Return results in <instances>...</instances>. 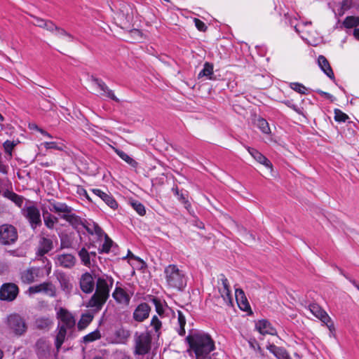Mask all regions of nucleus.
Segmentation results:
<instances>
[{
  "instance_id": "obj_2",
  "label": "nucleus",
  "mask_w": 359,
  "mask_h": 359,
  "mask_svg": "<svg viewBox=\"0 0 359 359\" xmlns=\"http://www.w3.org/2000/svg\"><path fill=\"white\" fill-rule=\"evenodd\" d=\"M113 283L114 280L110 276L98 277L95 292L89 299L87 307L94 308L95 311L101 310L109 297L110 288Z\"/></svg>"
},
{
  "instance_id": "obj_21",
  "label": "nucleus",
  "mask_w": 359,
  "mask_h": 359,
  "mask_svg": "<svg viewBox=\"0 0 359 359\" xmlns=\"http://www.w3.org/2000/svg\"><path fill=\"white\" fill-rule=\"evenodd\" d=\"M256 330L262 335L265 334H271L275 335L276 334V330L273 328L271 323L266 320H259L255 325Z\"/></svg>"
},
{
  "instance_id": "obj_56",
  "label": "nucleus",
  "mask_w": 359,
  "mask_h": 359,
  "mask_svg": "<svg viewBox=\"0 0 359 359\" xmlns=\"http://www.w3.org/2000/svg\"><path fill=\"white\" fill-rule=\"evenodd\" d=\"M344 276L346 277V278H347L348 280H349V281L359 290V284H358L355 280H352L351 278H349L348 277H347L346 276L344 275Z\"/></svg>"
},
{
  "instance_id": "obj_48",
  "label": "nucleus",
  "mask_w": 359,
  "mask_h": 359,
  "mask_svg": "<svg viewBox=\"0 0 359 359\" xmlns=\"http://www.w3.org/2000/svg\"><path fill=\"white\" fill-rule=\"evenodd\" d=\"M151 325L154 327L156 332H158L161 327V322L157 316H154L151 319Z\"/></svg>"
},
{
  "instance_id": "obj_45",
  "label": "nucleus",
  "mask_w": 359,
  "mask_h": 359,
  "mask_svg": "<svg viewBox=\"0 0 359 359\" xmlns=\"http://www.w3.org/2000/svg\"><path fill=\"white\" fill-rule=\"evenodd\" d=\"M152 302L154 303L156 311L159 316H162L164 313L163 305L162 302L157 298H153Z\"/></svg>"
},
{
  "instance_id": "obj_10",
  "label": "nucleus",
  "mask_w": 359,
  "mask_h": 359,
  "mask_svg": "<svg viewBox=\"0 0 359 359\" xmlns=\"http://www.w3.org/2000/svg\"><path fill=\"white\" fill-rule=\"evenodd\" d=\"M135 353L138 355H144L147 353L151 348V338L147 334H141L136 339Z\"/></svg>"
},
{
  "instance_id": "obj_1",
  "label": "nucleus",
  "mask_w": 359,
  "mask_h": 359,
  "mask_svg": "<svg viewBox=\"0 0 359 359\" xmlns=\"http://www.w3.org/2000/svg\"><path fill=\"white\" fill-rule=\"evenodd\" d=\"M186 341L195 353L196 359H211L210 352L215 349V343L208 334L196 331L189 334Z\"/></svg>"
},
{
  "instance_id": "obj_9",
  "label": "nucleus",
  "mask_w": 359,
  "mask_h": 359,
  "mask_svg": "<svg viewBox=\"0 0 359 359\" xmlns=\"http://www.w3.org/2000/svg\"><path fill=\"white\" fill-rule=\"evenodd\" d=\"M18 292L19 289L15 284L4 283L0 288V299L12 302L17 297Z\"/></svg>"
},
{
  "instance_id": "obj_4",
  "label": "nucleus",
  "mask_w": 359,
  "mask_h": 359,
  "mask_svg": "<svg viewBox=\"0 0 359 359\" xmlns=\"http://www.w3.org/2000/svg\"><path fill=\"white\" fill-rule=\"evenodd\" d=\"M18 238L17 229L9 224L0 226V243L4 245H11L16 242Z\"/></svg>"
},
{
  "instance_id": "obj_31",
  "label": "nucleus",
  "mask_w": 359,
  "mask_h": 359,
  "mask_svg": "<svg viewBox=\"0 0 359 359\" xmlns=\"http://www.w3.org/2000/svg\"><path fill=\"white\" fill-rule=\"evenodd\" d=\"M213 74V65L209 62L204 64L203 69L198 74V78L205 76L208 79H212V75Z\"/></svg>"
},
{
  "instance_id": "obj_18",
  "label": "nucleus",
  "mask_w": 359,
  "mask_h": 359,
  "mask_svg": "<svg viewBox=\"0 0 359 359\" xmlns=\"http://www.w3.org/2000/svg\"><path fill=\"white\" fill-rule=\"evenodd\" d=\"M55 263L65 268H71L76 263V258L71 254L58 255L55 257Z\"/></svg>"
},
{
  "instance_id": "obj_22",
  "label": "nucleus",
  "mask_w": 359,
  "mask_h": 359,
  "mask_svg": "<svg viewBox=\"0 0 359 359\" xmlns=\"http://www.w3.org/2000/svg\"><path fill=\"white\" fill-rule=\"evenodd\" d=\"M248 151L250 154L259 163L264 165L266 168L270 170V172L273 170V165L271 161L265 157L263 154L259 152L257 150L248 147Z\"/></svg>"
},
{
  "instance_id": "obj_50",
  "label": "nucleus",
  "mask_w": 359,
  "mask_h": 359,
  "mask_svg": "<svg viewBox=\"0 0 359 359\" xmlns=\"http://www.w3.org/2000/svg\"><path fill=\"white\" fill-rule=\"evenodd\" d=\"M195 25L199 31L205 32L207 29V26L205 23L199 19L194 18V20Z\"/></svg>"
},
{
  "instance_id": "obj_32",
  "label": "nucleus",
  "mask_w": 359,
  "mask_h": 359,
  "mask_svg": "<svg viewBox=\"0 0 359 359\" xmlns=\"http://www.w3.org/2000/svg\"><path fill=\"white\" fill-rule=\"evenodd\" d=\"M4 196L14 202L19 207H20L23 203V198L13 191H6L4 192Z\"/></svg>"
},
{
  "instance_id": "obj_59",
  "label": "nucleus",
  "mask_w": 359,
  "mask_h": 359,
  "mask_svg": "<svg viewBox=\"0 0 359 359\" xmlns=\"http://www.w3.org/2000/svg\"><path fill=\"white\" fill-rule=\"evenodd\" d=\"M40 165L43 167H50L53 165L52 161L41 162Z\"/></svg>"
},
{
  "instance_id": "obj_35",
  "label": "nucleus",
  "mask_w": 359,
  "mask_h": 359,
  "mask_svg": "<svg viewBox=\"0 0 359 359\" xmlns=\"http://www.w3.org/2000/svg\"><path fill=\"white\" fill-rule=\"evenodd\" d=\"M115 151H116V154L122 160L126 161L127 163H128L132 167H134V168L136 167L137 163L134 159H133L130 156H128L126 153H125L124 151L119 150V149H116Z\"/></svg>"
},
{
  "instance_id": "obj_63",
  "label": "nucleus",
  "mask_w": 359,
  "mask_h": 359,
  "mask_svg": "<svg viewBox=\"0 0 359 359\" xmlns=\"http://www.w3.org/2000/svg\"><path fill=\"white\" fill-rule=\"evenodd\" d=\"M290 107H291L292 109H293L294 111H297V112H299V110L297 109L296 106L294 105V104H290L289 106Z\"/></svg>"
},
{
  "instance_id": "obj_12",
  "label": "nucleus",
  "mask_w": 359,
  "mask_h": 359,
  "mask_svg": "<svg viewBox=\"0 0 359 359\" xmlns=\"http://www.w3.org/2000/svg\"><path fill=\"white\" fill-rule=\"evenodd\" d=\"M81 290L87 294L91 293L95 288V281L90 273H83L80 278Z\"/></svg>"
},
{
  "instance_id": "obj_11",
  "label": "nucleus",
  "mask_w": 359,
  "mask_h": 359,
  "mask_svg": "<svg viewBox=\"0 0 359 359\" xmlns=\"http://www.w3.org/2000/svg\"><path fill=\"white\" fill-rule=\"evenodd\" d=\"M58 318L61 320V324H59V327H63L68 330L72 329L75 325V320L74 316L67 310L61 308L57 313Z\"/></svg>"
},
{
  "instance_id": "obj_7",
  "label": "nucleus",
  "mask_w": 359,
  "mask_h": 359,
  "mask_svg": "<svg viewBox=\"0 0 359 359\" xmlns=\"http://www.w3.org/2000/svg\"><path fill=\"white\" fill-rule=\"evenodd\" d=\"M23 215L29 221L32 229L40 226L42 224L40 211L35 205H29L22 210Z\"/></svg>"
},
{
  "instance_id": "obj_14",
  "label": "nucleus",
  "mask_w": 359,
  "mask_h": 359,
  "mask_svg": "<svg viewBox=\"0 0 359 359\" xmlns=\"http://www.w3.org/2000/svg\"><path fill=\"white\" fill-rule=\"evenodd\" d=\"M92 192L102 199L109 207L115 210L118 208V203L109 192H104L99 189H92Z\"/></svg>"
},
{
  "instance_id": "obj_54",
  "label": "nucleus",
  "mask_w": 359,
  "mask_h": 359,
  "mask_svg": "<svg viewBox=\"0 0 359 359\" xmlns=\"http://www.w3.org/2000/svg\"><path fill=\"white\" fill-rule=\"evenodd\" d=\"M36 130H38L39 132H40L42 135H43L44 136H46V137H48L50 138H52V136L50 135V134H49L48 132H46V130L39 128L38 126H36Z\"/></svg>"
},
{
  "instance_id": "obj_36",
  "label": "nucleus",
  "mask_w": 359,
  "mask_h": 359,
  "mask_svg": "<svg viewBox=\"0 0 359 359\" xmlns=\"http://www.w3.org/2000/svg\"><path fill=\"white\" fill-rule=\"evenodd\" d=\"M104 238V242L102 245V248L99 249L100 253H108L110 250V248L112 246L113 241L112 240L104 233L103 236Z\"/></svg>"
},
{
  "instance_id": "obj_33",
  "label": "nucleus",
  "mask_w": 359,
  "mask_h": 359,
  "mask_svg": "<svg viewBox=\"0 0 359 359\" xmlns=\"http://www.w3.org/2000/svg\"><path fill=\"white\" fill-rule=\"evenodd\" d=\"M177 321L179 325V328L177 329V332L180 335L183 336L185 334L184 326L186 325V318L184 316L183 313L181 311H177Z\"/></svg>"
},
{
  "instance_id": "obj_47",
  "label": "nucleus",
  "mask_w": 359,
  "mask_h": 359,
  "mask_svg": "<svg viewBox=\"0 0 359 359\" xmlns=\"http://www.w3.org/2000/svg\"><path fill=\"white\" fill-rule=\"evenodd\" d=\"M93 319V316L90 313H86L82 315L81 319L79 323L80 326L81 324H83L84 326L88 325Z\"/></svg>"
},
{
  "instance_id": "obj_27",
  "label": "nucleus",
  "mask_w": 359,
  "mask_h": 359,
  "mask_svg": "<svg viewBox=\"0 0 359 359\" xmlns=\"http://www.w3.org/2000/svg\"><path fill=\"white\" fill-rule=\"evenodd\" d=\"M235 296L238 305L241 310L246 311L250 309V305L243 290L236 289L235 291Z\"/></svg>"
},
{
  "instance_id": "obj_57",
  "label": "nucleus",
  "mask_w": 359,
  "mask_h": 359,
  "mask_svg": "<svg viewBox=\"0 0 359 359\" xmlns=\"http://www.w3.org/2000/svg\"><path fill=\"white\" fill-rule=\"evenodd\" d=\"M184 208L191 213V203L187 201L184 203Z\"/></svg>"
},
{
  "instance_id": "obj_5",
  "label": "nucleus",
  "mask_w": 359,
  "mask_h": 359,
  "mask_svg": "<svg viewBox=\"0 0 359 359\" xmlns=\"http://www.w3.org/2000/svg\"><path fill=\"white\" fill-rule=\"evenodd\" d=\"M218 291L220 297L217 298V304L220 306L223 305L231 306L232 305V296L229 289V284L227 278L222 275L219 281Z\"/></svg>"
},
{
  "instance_id": "obj_8",
  "label": "nucleus",
  "mask_w": 359,
  "mask_h": 359,
  "mask_svg": "<svg viewBox=\"0 0 359 359\" xmlns=\"http://www.w3.org/2000/svg\"><path fill=\"white\" fill-rule=\"evenodd\" d=\"M28 292L29 294L43 293L48 297H55L56 296L57 289L51 282L47 281L29 287Z\"/></svg>"
},
{
  "instance_id": "obj_20",
  "label": "nucleus",
  "mask_w": 359,
  "mask_h": 359,
  "mask_svg": "<svg viewBox=\"0 0 359 359\" xmlns=\"http://www.w3.org/2000/svg\"><path fill=\"white\" fill-rule=\"evenodd\" d=\"M43 29H46V30L55 33L56 36H65L67 39V41L70 42L72 41V36L67 33L65 30L63 29H61L58 27H57L53 22L48 20L47 23L46 24Z\"/></svg>"
},
{
  "instance_id": "obj_53",
  "label": "nucleus",
  "mask_w": 359,
  "mask_h": 359,
  "mask_svg": "<svg viewBox=\"0 0 359 359\" xmlns=\"http://www.w3.org/2000/svg\"><path fill=\"white\" fill-rule=\"evenodd\" d=\"M323 323H325L327 328L329 329V330L330 331L331 333H333L335 330L334 329V323L332 322V320L331 318H330V320H327V322H323Z\"/></svg>"
},
{
  "instance_id": "obj_46",
  "label": "nucleus",
  "mask_w": 359,
  "mask_h": 359,
  "mask_svg": "<svg viewBox=\"0 0 359 359\" xmlns=\"http://www.w3.org/2000/svg\"><path fill=\"white\" fill-rule=\"evenodd\" d=\"M15 146V144L13 142L7 140L4 143V148L5 152L11 158L12 157V150Z\"/></svg>"
},
{
  "instance_id": "obj_17",
  "label": "nucleus",
  "mask_w": 359,
  "mask_h": 359,
  "mask_svg": "<svg viewBox=\"0 0 359 359\" xmlns=\"http://www.w3.org/2000/svg\"><path fill=\"white\" fill-rule=\"evenodd\" d=\"M39 268L31 267L24 270L20 274V278L23 283L29 284L33 283L36 278L39 276Z\"/></svg>"
},
{
  "instance_id": "obj_41",
  "label": "nucleus",
  "mask_w": 359,
  "mask_h": 359,
  "mask_svg": "<svg viewBox=\"0 0 359 359\" xmlns=\"http://www.w3.org/2000/svg\"><path fill=\"white\" fill-rule=\"evenodd\" d=\"M131 205L133 208V209L141 216H143L146 213L145 208L144 206L140 203L139 201H133L131 202Z\"/></svg>"
},
{
  "instance_id": "obj_3",
  "label": "nucleus",
  "mask_w": 359,
  "mask_h": 359,
  "mask_svg": "<svg viewBox=\"0 0 359 359\" xmlns=\"http://www.w3.org/2000/svg\"><path fill=\"white\" fill-rule=\"evenodd\" d=\"M168 285L178 290H182L187 285V278L183 271L175 264L168 265L164 271Z\"/></svg>"
},
{
  "instance_id": "obj_24",
  "label": "nucleus",
  "mask_w": 359,
  "mask_h": 359,
  "mask_svg": "<svg viewBox=\"0 0 359 359\" xmlns=\"http://www.w3.org/2000/svg\"><path fill=\"white\" fill-rule=\"evenodd\" d=\"M309 309L312 314L322 322H327L330 320L328 314L318 304H311L309 306Z\"/></svg>"
},
{
  "instance_id": "obj_38",
  "label": "nucleus",
  "mask_w": 359,
  "mask_h": 359,
  "mask_svg": "<svg viewBox=\"0 0 359 359\" xmlns=\"http://www.w3.org/2000/svg\"><path fill=\"white\" fill-rule=\"evenodd\" d=\"M79 256L85 266H88L90 265V253L85 248H81L79 252Z\"/></svg>"
},
{
  "instance_id": "obj_34",
  "label": "nucleus",
  "mask_w": 359,
  "mask_h": 359,
  "mask_svg": "<svg viewBox=\"0 0 359 359\" xmlns=\"http://www.w3.org/2000/svg\"><path fill=\"white\" fill-rule=\"evenodd\" d=\"M43 215L45 225L50 229H53L55 224L57 222V218L49 215L47 211L43 212Z\"/></svg>"
},
{
  "instance_id": "obj_16",
  "label": "nucleus",
  "mask_w": 359,
  "mask_h": 359,
  "mask_svg": "<svg viewBox=\"0 0 359 359\" xmlns=\"http://www.w3.org/2000/svg\"><path fill=\"white\" fill-rule=\"evenodd\" d=\"M113 298L116 302L124 306H128L130 302L131 295L127 293L123 288L116 287L112 293Z\"/></svg>"
},
{
  "instance_id": "obj_52",
  "label": "nucleus",
  "mask_w": 359,
  "mask_h": 359,
  "mask_svg": "<svg viewBox=\"0 0 359 359\" xmlns=\"http://www.w3.org/2000/svg\"><path fill=\"white\" fill-rule=\"evenodd\" d=\"M292 88L293 90H294L295 91H297L299 93H302V94L305 93L306 88L300 83H294L292 84Z\"/></svg>"
},
{
  "instance_id": "obj_60",
  "label": "nucleus",
  "mask_w": 359,
  "mask_h": 359,
  "mask_svg": "<svg viewBox=\"0 0 359 359\" xmlns=\"http://www.w3.org/2000/svg\"><path fill=\"white\" fill-rule=\"evenodd\" d=\"M179 196V200L182 203H184V201H187L188 200L185 198V196H184L183 194H180V195L178 196Z\"/></svg>"
},
{
  "instance_id": "obj_28",
  "label": "nucleus",
  "mask_w": 359,
  "mask_h": 359,
  "mask_svg": "<svg viewBox=\"0 0 359 359\" xmlns=\"http://www.w3.org/2000/svg\"><path fill=\"white\" fill-rule=\"evenodd\" d=\"M83 226L90 234H95L100 239H101L104 235L102 229L97 223L93 221L84 223Z\"/></svg>"
},
{
  "instance_id": "obj_19",
  "label": "nucleus",
  "mask_w": 359,
  "mask_h": 359,
  "mask_svg": "<svg viewBox=\"0 0 359 359\" xmlns=\"http://www.w3.org/2000/svg\"><path fill=\"white\" fill-rule=\"evenodd\" d=\"M91 81L94 82L98 88L103 92L102 95L118 102L119 99L116 97L114 92L109 88V87L105 84L104 81H102L101 79H99L97 78H95L94 76H91Z\"/></svg>"
},
{
  "instance_id": "obj_42",
  "label": "nucleus",
  "mask_w": 359,
  "mask_h": 359,
  "mask_svg": "<svg viewBox=\"0 0 359 359\" xmlns=\"http://www.w3.org/2000/svg\"><path fill=\"white\" fill-rule=\"evenodd\" d=\"M257 126L264 133L268 134L270 133V128L269 126V123L265 119L259 118L257 120Z\"/></svg>"
},
{
  "instance_id": "obj_23",
  "label": "nucleus",
  "mask_w": 359,
  "mask_h": 359,
  "mask_svg": "<svg viewBox=\"0 0 359 359\" xmlns=\"http://www.w3.org/2000/svg\"><path fill=\"white\" fill-rule=\"evenodd\" d=\"M53 248V243L51 239L46 237H41L39 243L37 255L43 257Z\"/></svg>"
},
{
  "instance_id": "obj_13",
  "label": "nucleus",
  "mask_w": 359,
  "mask_h": 359,
  "mask_svg": "<svg viewBox=\"0 0 359 359\" xmlns=\"http://www.w3.org/2000/svg\"><path fill=\"white\" fill-rule=\"evenodd\" d=\"M50 210L58 214L60 218L63 219L64 215H70L73 208L65 203L53 201L50 203Z\"/></svg>"
},
{
  "instance_id": "obj_49",
  "label": "nucleus",
  "mask_w": 359,
  "mask_h": 359,
  "mask_svg": "<svg viewBox=\"0 0 359 359\" xmlns=\"http://www.w3.org/2000/svg\"><path fill=\"white\" fill-rule=\"evenodd\" d=\"M33 18H34V21L32 22V23L34 25L38 26L41 28H43L45 27L46 24L47 23V22L48 21V20H45L42 18H39L38 17H35V16H33Z\"/></svg>"
},
{
  "instance_id": "obj_62",
  "label": "nucleus",
  "mask_w": 359,
  "mask_h": 359,
  "mask_svg": "<svg viewBox=\"0 0 359 359\" xmlns=\"http://www.w3.org/2000/svg\"><path fill=\"white\" fill-rule=\"evenodd\" d=\"M40 344H42L44 347L47 348V345L43 341H39L36 344V346H39Z\"/></svg>"
},
{
  "instance_id": "obj_37",
  "label": "nucleus",
  "mask_w": 359,
  "mask_h": 359,
  "mask_svg": "<svg viewBox=\"0 0 359 359\" xmlns=\"http://www.w3.org/2000/svg\"><path fill=\"white\" fill-rule=\"evenodd\" d=\"M343 25L346 28L355 27L359 25V18L348 16L345 18Z\"/></svg>"
},
{
  "instance_id": "obj_55",
  "label": "nucleus",
  "mask_w": 359,
  "mask_h": 359,
  "mask_svg": "<svg viewBox=\"0 0 359 359\" xmlns=\"http://www.w3.org/2000/svg\"><path fill=\"white\" fill-rule=\"evenodd\" d=\"M318 93L327 98H331L332 97V95H330V93L322 90H318Z\"/></svg>"
},
{
  "instance_id": "obj_30",
  "label": "nucleus",
  "mask_w": 359,
  "mask_h": 359,
  "mask_svg": "<svg viewBox=\"0 0 359 359\" xmlns=\"http://www.w3.org/2000/svg\"><path fill=\"white\" fill-rule=\"evenodd\" d=\"M67 330L64 328L63 327L58 326V332L55 337V346L57 351H59L62 344L65 341V337L67 334Z\"/></svg>"
},
{
  "instance_id": "obj_25",
  "label": "nucleus",
  "mask_w": 359,
  "mask_h": 359,
  "mask_svg": "<svg viewBox=\"0 0 359 359\" xmlns=\"http://www.w3.org/2000/svg\"><path fill=\"white\" fill-rule=\"evenodd\" d=\"M266 348L278 359H292L284 348L276 346L274 344H269Z\"/></svg>"
},
{
  "instance_id": "obj_61",
  "label": "nucleus",
  "mask_w": 359,
  "mask_h": 359,
  "mask_svg": "<svg viewBox=\"0 0 359 359\" xmlns=\"http://www.w3.org/2000/svg\"><path fill=\"white\" fill-rule=\"evenodd\" d=\"M353 36L358 40H359V28H356L353 31Z\"/></svg>"
},
{
  "instance_id": "obj_58",
  "label": "nucleus",
  "mask_w": 359,
  "mask_h": 359,
  "mask_svg": "<svg viewBox=\"0 0 359 359\" xmlns=\"http://www.w3.org/2000/svg\"><path fill=\"white\" fill-rule=\"evenodd\" d=\"M69 247V245L65 242L63 239H61V244L60 248H68Z\"/></svg>"
},
{
  "instance_id": "obj_6",
  "label": "nucleus",
  "mask_w": 359,
  "mask_h": 359,
  "mask_svg": "<svg viewBox=\"0 0 359 359\" xmlns=\"http://www.w3.org/2000/svg\"><path fill=\"white\" fill-rule=\"evenodd\" d=\"M7 324L9 329L15 335H22L27 329L25 319L17 313H13L8 316Z\"/></svg>"
},
{
  "instance_id": "obj_51",
  "label": "nucleus",
  "mask_w": 359,
  "mask_h": 359,
  "mask_svg": "<svg viewBox=\"0 0 359 359\" xmlns=\"http://www.w3.org/2000/svg\"><path fill=\"white\" fill-rule=\"evenodd\" d=\"M46 149H54L57 150H62V148L59 147L56 142H46L43 144Z\"/></svg>"
},
{
  "instance_id": "obj_44",
  "label": "nucleus",
  "mask_w": 359,
  "mask_h": 359,
  "mask_svg": "<svg viewBox=\"0 0 359 359\" xmlns=\"http://www.w3.org/2000/svg\"><path fill=\"white\" fill-rule=\"evenodd\" d=\"M58 280L63 290H69L72 288V285H70L69 280L65 275H60Z\"/></svg>"
},
{
  "instance_id": "obj_40",
  "label": "nucleus",
  "mask_w": 359,
  "mask_h": 359,
  "mask_svg": "<svg viewBox=\"0 0 359 359\" xmlns=\"http://www.w3.org/2000/svg\"><path fill=\"white\" fill-rule=\"evenodd\" d=\"M101 338L100 332L98 330H96L88 334L83 337V341L85 343L92 342Z\"/></svg>"
},
{
  "instance_id": "obj_39",
  "label": "nucleus",
  "mask_w": 359,
  "mask_h": 359,
  "mask_svg": "<svg viewBox=\"0 0 359 359\" xmlns=\"http://www.w3.org/2000/svg\"><path fill=\"white\" fill-rule=\"evenodd\" d=\"M53 323L48 318H40L36 320V325L39 329H46Z\"/></svg>"
},
{
  "instance_id": "obj_29",
  "label": "nucleus",
  "mask_w": 359,
  "mask_h": 359,
  "mask_svg": "<svg viewBox=\"0 0 359 359\" xmlns=\"http://www.w3.org/2000/svg\"><path fill=\"white\" fill-rule=\"evenodd\" d=\"M63 219L66 220L74 229L79 228L80 226H83L84 222L81 220V217L74 214L73 212L68 215H64Z\"/></svg>"
},
{
  "instance_id": "obj_26",
  "label": "nucleus",
  "mask_w": 359,
  "mask_h": 359,
  "mask_svg": "<svg viewBox=\"0 0 359 359\" xmlns=\"http://www.w3.org/2000/svg\"><path fill=\"white\" fill-rule=\"evenodd\" d=\"M318 63L320 69L329 78L332 79L334 78L333 71L325 57L323 55H319L318 58Z\"/></svg>"
},
{
  "instance_id": "obj_43",
  "label": "nucleus",
  "mask_w": 359,
  "mask_h": 359,
  "mask_svg": "<svg viewBox=\"0 0 359 359\" xmlns=\"http://www.w3.org/2000/svg\"><path fill=\"white\" fill-rule=\"evenodd\" d=\"M348 118V115L339 109H334V120L337 122H345Z\"/></svg>"
},
{
  "instance_id": "obj_64",
  "label": "nucleus",
  "mask_w": 359,
  "mask_h": 359,
  "mask_svg": "<svg viewBox=\"0 0 359 359\" xmlns=\"http://www.w3.org/2000/svg\"><path fill=\"white\" fill-rule=\"evenodd\" d=\"M290 107H291L292 109H293L294 111H297V112H299V110L297 109L296 106L294 105V104H290L289 106Z\"/></svg>"
},
{
  "instance_id": "obj_15",
  "label": "nucleus",
  "mask_w": 359,
  "mask_h": 359,
  "mask_svg": "<svg viewBox=\"0 0 359 359\" xmlns=\"http://www.w3.org/2000/svg\"><path fill=\"white\" fill-rule=\"evenodd\" d=\"M151 311L147 303L139 304L133 312V318L135 321L142 322L149 317Z\"/></svg>"
}]
</instances>
